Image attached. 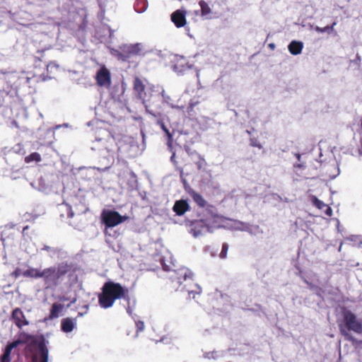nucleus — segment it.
I'll list each match as a JSON object with an SVG mask.
<instances>
[{
  "label": "nucleus",
  "mask_w": 362,
  "mask_h": 362,
  "mask_svg": "<svg viewBox=\"0 0 362 362\" xmlns=\"http://www.w3.org/2000/svg\"><path fill=\"white\" fill-rule=\"evenodd\" d=\"M190 196L194 201V202L200 207L204 208L206 206V201L204 199L201 194L192 191L190 192Z\"/></svg>",
  "instance_id": "aec40b11"
},
{
  "label": "nucleus",
  "mask_w": 362,
  "mask_h": 362,
  "mask_svg": "<svg viewBox=\"0 0 362 362\" xmlns=\"http://www.w3.org/2000/svg\"><path fill=\"white\" fill-rule=\"evenodd\" d=\"M185 149L187 154L191 157L192 160L194 161L198 170L204 171L206 170L207 166V163L200 154L197 153L196 151H192L189 146L187 144H185Z\"/></svg>",
  "instance_id": "9b49d317"
},
{
  "label": "nucleus",
  "mask_w": 362,
  "mask_h": 362,
  "mask_svg": "<svg viewBox=\"0 0 362 362\" xmlns=\"http://www.w3.org/2000/svg\"><path fill=\"white\" fill-rule=\"evenodd\" d=\"M44 343L45 346L47 347L48 341H47L43 337L40 339H37L35 335L28 334L25 332H20L18 333V338L13 341L8 343L5 350L11 354V351L14 348H16L19 345L25 344V347L24 353L25 357H30L32 358L33 362H37V355L35 349H38L40 351V343Z\"/></svg>",
  "instance_id": "f03ea898"
},
{
  "label": "nucleus",
  "mask_w": 362,
  "mask_h": 362,
  "mask_svg": "<svg viewBox=\"0 0 362 362\" xmlns=\"http://www.w3.org/2000/svg\"><path fill=\"white\" fill-rule=\"evenodd\" d=\"M42 160V158L40 153L37 152H34L30 153V155L25 157V162L26 163H30L33 161L35 162H40Z\"/></svg>",
  "instance_id": "5701e85b"
},
{
  "label": "nucleus",
  "mask_w": 362,
  "mask_h": 362,
  "mask_svg": "<svg viewBox=\"0 0 362 362\" xmlns=\"http://www.w3.org/2000/svg\"><path fill=\"white\" fill-rule=\"evenodd\" d=\"M102 220L107 228H112L122 223L124 218L115 211H103Z\"/></svg>",
  "instance_id": "6e6552de"
},
{
  "label": "nucleus",
  "mask_w": 362,
  "mask_h": 362,
  "mask_svg": "<svg viewBox=\"0 0 362 362\" xmlns=\"http://www.w3.org/2000/svg\"><path fill=\"white\" fill-rule=\"evenodd\" d=\"M12 229H13V226H6L5 227V228L3 230L2 234H1V239L2 241H4L6 238H9V235H10L9 230H11Z\"/></svg>",
  "instance_id": "a878e982"
},
{
  "label": "nucleus",
  "mask_w": 362,
  "mask_h": 362,
  "mask_svg": "<svg viewBox=\"0 0 362 362\" xmlns=\"http://www.w3.org/2000/svg\"><path fill=\"white\" fill-rule=\"evenodd\" d=\"M95 139L98 142L105 141L108 143L109 141H113V139L111 138L110 133L106 129H100L95 132Z\"/></svg>",
  "instance_id": "dca6fc26"
},
{
  "label": "nucleus",
  "mask_w": 362,
  "mask_h": 362,
  "mask_svg": "<svg viewBox=\"0 0 362 362\" xmlns=\"http://www.w3.org/2000/svg\"><path fill=\"white\" fill-rule=\"evenodd\" d=\"M359 129H360V131L361 132H359V134H361V138H360V140H361V146L360 148H358V153L360 155H362V116L361 117L360 119H359Z\"/></svg>",
  "instance_id": "2f4dec72"
},
{
  "label": "nucleus",
  "mask_w": 362,
  "mask_h": 362,
  "mask_svg": "<svg viewBox=\"0 0 362 362\" xmlns=\"http://www.w3.org/2000/svg\"><path fill=\"white\" fill-rule=\"evenodd\" d=\"M76 327V320L71 317L63 318L61 321V329L65 333L72 332Z\"/></svg>",
  "instance_id": "4468645a"
},
{
  "label": "nucleus",
  "mask_w": 362,
  "mask_h": 362,
  "mask_svg": "<svg viewBox=\"0 0 362 362\" xmlns=\"http://www.w3.org/2000/svg\"><path fill=\"white\" fill-rule=\"evenodd\" d=\"M171 21L177 28L184 27L187 23L185 12L181 10H176L171 14Z\"/></svg>",
  "instance_id": "ddd939ff"
},
{
  "label": "nucleus",
  "mask_w": 362,
  "mask_h": 362,
  "mask_svg": "<svg viewBox=\"0 0 362 362\" xmlns=\"http://www.w3.org/2000/svg\"><path fill=\"white\" fill-rule=\"evenodd\" d=\"M250 145L253 147H257L259 149L262 148V145L260 144V142L257 140L256 138H250Z\"/></svg>",
  "instance_id": "7c9ffc66"
},
{
  "label": "nucleus",
  "mask_w": 362,
  "mask_h": 362,
  "mask_svg": "<svg viewBox=\"0 0 362 362\" xmlns=\"http://www.w3.org/2000/svg\"><path fill=\"white\" fill-rule=\"evenodd\" d=\"M133 90L136 98L142 101V103L146 107V113H153V104L151 103L152 99H155L158 95L152 94V87L148 86L146 79H142L136 76L133 80Z\"/></svg>",
  "instance_id": "39448f33"
},
{
  "label": "nucleus",
  "mask_w": 362,
  "mask_h": 362,
  "mask_svg": "<svg viewBox=\"0 0 362 362\" xmlns=\"http://www.w3.org/2000/svg\"><path fill=\"white\" fill-rule=\"evenodd\" d=\"M193 273L188 269H180L178 272L177 276L175 278L177 283L180 285H183L182 290H185L190 294H199L201 292V288L194 283ZM194 298V296H193Z\"/></svg>",
  "instance_id": "0eeeda50"
},
{
  "label": "nucleus",
  "mask_w": 362,
  "mask_h": 362,
  "mask_svg": "<svg viewBox=\"0 0 362 362\" xmlns=\"http://www.w3.org/2000/svg\"><path fill=\"white\" fill-rule=\"evenodd\" d=\"M42 250H45V251H47V252H51L52 253H54V255H58L61 252V250L59 249V248H52L48 245H45L43 246V247L42 248Z\"/></svg>",
  "instance_id": "bb28decb"
},
{
  "label": "nucleus",
  "mask_w": 362,
  "mask_h": 362,
  "mask_svg": "<svg viewBox=\"0 0 362 362\" xmlns=\"http://www.w3.org/2000/svg\"><path fill=\"white\" fill-rule=\"evenodd\" d=\"M28 81H29V78H18V83L20 85L23 83H28Z\"/></svg>",
  "instance_id": "e433bc0d"
},
{
  "label": "nucleus",
  "mask_w": 362,
  "mask_h": 362,
  "mask_svg": "<svg viewBox=\"0 0 362 362\" xmlns=\"http://www.w3.org/2000/svg\"><path fill=\"white\" fill-rule=\"evenodd\" d=\"M336 25H337V22H334L331 25H327L324 28H320V27L317 26L315 28V30L320 33H323L325 32L330 33L334 30V28Z\"/></svg>",
  "instance_id": "393cba45"
},
{
  "label": "nucleus",
  "mask_w": 362,
  "mask_h": 362,
  "mask_svg": "<svg viewBox=\"0 0 362 362\" xmlns=\"http://www.w3.org/2000/svg\"><path fill=\"white\" fill-rule=\"evenodd\" d=\"M157 124L161 127V129L165 132L168 137L167 145L168 146L172 149L173 148V135L170 132V130L168 127L171 128L173 127V124L171 122L168 115H164L161 119H158Z\"/></svg>",
  "instance_id": "9d476101"
},
{
  "label": "nucleus",
  "mask_w": 362,
  "mask_h": 362,
  "mask_svg": "<svg viewBox=\"0 0 362 362\" xmlns=\"http://www.w3.org/2000/svg\"><path fill=\"white\" fill-rule=\"evenodd\" d=\"M74 216V213L71 211L68 214V217L72 218Z\"/></svg>",
  "instance_id": "79ce46f5"
},
{
  "label": "nucleus",
  "mask_w": 362,
  "mask_h": 362,
  "mask_svg": "<svg viewBox=\"0 0 362 362\" xmlns=\"http://www.w3.org/2000/svg\"><path fill=\"white\" fill-rule=\"evenodd\" d=\"M128 296V289L120 284L111 281H106L102 291L98 295V303L103 308L107 309L112 307L117 299H125Z\"/></svg>",
  "instance_id": "7ed1b4c3"
},
{
  "label": "nucleus",
  "mask_w": 362,
  "mask_h": 362,
  "mask_svg": "<svg viewBox=\"0 0 362 362\" xmlns=\"http://www.w3.org/2000/svg\"><path fill=\"white\" fill-rule=\"evenodd\" d=\"M95 79L98 86L100 87L110 88L111 86V74L110 71L103 66L97 72Z\"/></svg>",
  "instance_id": "1a4fd4ad"
},
{
  "label": "nucleus",
  "mask_w": 362,
  "mask_h": 362,
  "mask_svg": "<svg viewBox=\"0 0 362 362\" xmlns=\"http://www.w3.org/2000/svg\"><path fill=\"white\" fill-rule=\"evenodd\" d=\"M343 322L339 323L340 334L344 339L352 344L356 342V339L349 333L353 331L357 334L362 333V322L351 310H345L342 313Z\"/></svg>",
  "instance_id": "20e7f679"
},
{
  "label": "nucleus",
  "mask_w": 362,
  "mask_h": 362,
  "mask_svg": "<svg viewBox=\"0 0 362 362\" xmlns=\"http://www.w3.org/2000/svg\"><path fill=\"white\" fill-rule=\"evenodd\" d=\"M11 319L19 329H22L23 326L29 325V321L26 319L23 312L19 308H16L12 311Z\"/></svg>",
  "instance_id": "f8f14e48"
},
{
  "label": "nucleus",
  "mask_w": 362,
  "mask_h": 362,
  "mask_svg": "<svg viewBox=\"0 0 362 362\" xmlns=\"http://www.w3.org/2000/svg\"><path fill=\"white\" fill-rule=\"evenodd\" d=\"M64 305L62 304L54 303L52 305L48 319L53 320L54 318L59 317V314L62 311Z\"/></svg>",
  "instance_id": "6ab92c4d"
},
{
  "label": "nucleus",
  "mask_w": 362,
  "mask_h": 362,
  "mask_svg": "<svg viewBox=\"0 0 362 362\" xmlns=\"http://www.w3.org/2000/svg\"><path fill=\"white\" fill-rule=\"evenodd\" d=\"M11 354L4 349V354L1 356V362H11Z\"/></svg>",
  "instance_id": "c85d7f7f"
},
{
  "label": "nucleus",
  "mask_w": 362,
  "mask_h": 362,
  "mask_svg": "<svg viewBox=\"0 0 362 362\" xmlns=\"http://www.w3.org/2000/svg\"><path fill=\"white\" fill-rule=\"evenodd\" d=\"M162 97H163L164 102L166 103L170 106H171L172 107H173V108L175 107H180L182 110V111L186 110L188 112L192 111L193 106L197 103V102L189 103V105H187V107H185L182 105L175 106V105H174V104L173 103L170 102V98L169 96L165 95V91L162 92Z\"/></svg>",
  "instance_id": "f3484780"
},
{
  "label": "nucleus",
  "mask_w": 362,
  "mask_h": 362,
  "mask_svg": "<svg viewBox=\"0 0 362 362\" xmlns=\"http://www.w3.org/2000/svg\"><path fill=\"white\" fill-rule=\"evenodd\" d=\"M60 127H61L60 125H57V126L54 128V129H59Z\"/></svg>",
  "instance_id": "37998d69"
},
{
  "label": "nucleus",
  "mask_w": 362,
  "mask_h": 362,
  "mask_svg": "<svg viewBox=\"0 0 362 362\" xmlns=\"http://www.w3.org/2000/svg\"><path fill=\"white\" fill-rule=\"evenodd\" d=\"M228 250V245L227 243H223L222 245V249L221 251V253L219 255V257L222 259H224L227 257V253Z\"/></svg>",
  "instance_id": "cd10ccee"
},
{
  "label": "nucleus",
  "mask_w": 362,
  "mask_h": 362,
  "mask_svg": "<svg viewBox=\"0 0 362 362\" xmlns=\"http://www.w3.org/2000/svg\"><path fill=\"white\" fill-rule=\"evenodd\" d=\"M303 47V42H299V41H296V40L292 41L288 45V47L290 53L293 55H297V54H300L302 52Z\"/></svg>",
  "instance_id": "a211bd4d"
},
{
  "label": "nucleus",
  "mask_w": 362,
  "mask_h": 362,
  "mask_svg": "<svg viewBox=\"0 0 362 362\" xmlns=\"http://www.w3.org/2000/svg\"><path fill=\"white\" fill-rule=\"evenodd\" d=\"M54 131L52 129L49 128L47 130V134H51L52 136L54 135Z\"/></svg>",
  "instance_id": "4c0bfd02"
},
{
  "label": "nucleus",
  "mask_w": 362,
  "mask_h": 362,
  "mask_svg": "<svg viewBox=\"0 0 362 362\" xmlns=\"http://www.w3.org/2000/svg\"><path fill=\"white\" fill-rule=\"evenodd\" d=\"M21 275H23V272H21V269L18 267H17L11 274V276H13L15 279L18 278Z\"/></svg>",
  "instance_id": "473e14b6"
},
{
  "label": "nucleus",
  "mask_w": 362,
  "mask_h": 362,
  "mask_svg": "<svg viewBox=\"0 0 362 362\" xmlns=\"http://www.w3.org/2000/svg\"><path fill=\"white\" fill-rule=\"evenodd\" d=\"M199 4L201 7V14L202 16H206L211 13V8L208 5V4L204 0H201L199 2Z\"/></svg>",
  "instance_id": "b1692460"
},
{
  "label": "nucleus",
  "mask_w": 362,
  "mask_h": 362,
  "mask_svg": "<svg viewBox=\"0 0 362 362\" xmlns=\"http://www.w3.org/2000/svg\"><path fill=\"white\" fill-rule=\"evenodd\" d=\"M174 212L178 216H182L189 209V206L186 200L176 201L173 208Z\"/></svg>",
  "instance_id": "2eb2a0df"
},
{
  "label": "nucleus",
  "mask_w": 362,
  "mask_h": 362,
  "mask_svg": "<svg viewBox=\"0 0 362 362\" xmlns=\"http://www.w3.org/2000/svg\"><path fill=\"white\" fill-rule=\"evenodd\" d=\"M58 66L54 64V63H52V62H50L47 65V71H49V69H52L54 68H57Z\"/></svg>",
  "instance_id": "c9c22d12"
},
{
  "label": "nucleus",
  "mask_w": 362,
  "mask_h": 362,
  "mask_svg": "<svg viewBox=\"0 0 362 362\" xmlns=\"http://www.w3.org/2000/svg\"><path fill=\"white\" fill-rule=\"evenodd\" d=\"M313 203L314 205L319 209H323L327 206L326 204H325L322 201L320 200L317 198H315Z\"/></svg>",
  "instance_id": "c756f323"
},
{
  "label": "nucleus",
  "mask_w": 362,
  "mask_h": 362,
  "mask_svg": "<svg viewBox=\"0 0 362 362\" xmlns=\"http://www.w3.org/2000/svg\"><path fill=\"white\" fill-rule=\"evenodd\" d=\"M325 213L328 216H331L332 215V209H331L330 206L327 205V206L325 207Z\"/></svg>",
  "instance_id": "f704fd0d"
},
{
  "label": "nucleus",
  "mask_w": 362,
  "mask_h": 362,
  "mask_svg": "<svg viewBox=\"0 0 362 362\" xmlns=\"http://www.w3.org/2000/svg\"><path fill=\"white\" fill-rule=\"evenodd\" d=\"M78 268L73 264L67 262H62L58 264L57 267H50L44 269L42 271V278L47 285V287L57 286L65 275H68L70 279H73L74 281H77V275L76 274Z\"/></svg>",
  "instance_id": "f257e3e1"
},
{
  "label": "nucleus",
  "mask_w": 362,
  "mask_h": 362,
  "mask_svg": "<svg viewBox=\"0 0 362 362\" xmlns=\"http://www.w3.org/2000/svg\"><path fill=\"white\" fill-rule=\"evenodd\" d=\"M105 148L107 150V151H110L112 149L110 148L107 145H104Z\"/></svg>",
  "instance_id": "a19ab883"
},
{
  "label": "nucleus",
  "mask_w": 362,
  "mask_h": 362,
  "mask_svg": "<svg viewBox=\"0 0 362 362\" xmlns=\"http://www.w3.org/2000/svg\"><path fill=\"white\" fill-rule=\"evenodd\" d=\"M48 354L49 351L47 347L45 346L44 343H40V362H48Z\"/></svg>",
  "instance_id": "4be33fe9"
},
{
  "label": "nucleus",
  "mask_w": 362,
  "mask_h": 362,
  "mask_svg": "<svg viewBox=\"0 0 362 362\" xmlns=\"http://www.w3.org/2000/svg\"><path fill=\"white\" fill-rule=\"evenodd\" d=\"M23 276L34 279L42 278V271L35 268H29L23 272Z\"/></svg>",
  "instance_id": "412c9836"
},
{
  "label": "nucleus",
  "mask_w": 362,
  "mask_h": 362,
  "mask_svg": "<svg viewBox=\"0 0 362 362\" xmlns=\"http://www.w3.org/2000/svg\"><path fill=\"white\" fill-rule=\"evenodd\" d=\"M28 229H29L28 226L23 227V230H22L23 235H25V231H28Z\"/></svg>",
  "instance_id": "ea45409f"
},
{
  "label": "nucleus",
  "mask_w": 362,
  "mask_h": 362,
  "mask_svg": "<svg viewBox=\"0 0 362 362\" xmlns=\"http://www.w3.org/2000/svg\"><path fill=\"white\" fill-rule=\"evenodd\" d=\"M136 325L137 329L139 331H143L144 330V324L143 322L139 321V322H137L136 323Z\"/></svg>",
  "instance_id": "72a5a7b5"
},
{
  "label": "nucleus",
  "mask_w": 362,
  "mask_h": 362,
  "mask_svg": "<svg viewBox=\"0 0 362 362\" xmlns=\"http://www.w3.org/2000/svg\"><path fill=\"white\" fill-rule=\"evenodd\" d=\"M170 160H171L173 163H176V161H175V153H173V155H172V156H171V157H170Z\"/></svg>",
  "instance_id": "58836bf2"
},
{
  "label": "nucleus",
  "mask_w": 362,
  "mask_h": 362,
  "mask_svg": "<svg viewBox=\"0 0 362 362\" xmlns=\"http://www.w3.org/2000/svg\"><path fill=\"white\" fill-rule=\"evenodd\" d=\"M113 54L119 61L131 63L134 58L144 56V52L142 44L135 43L119 47V49L114 50Z\"/></svg>",
  "instance_id": "423d86ee"
}]
</instances>
